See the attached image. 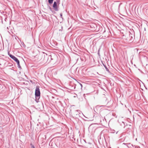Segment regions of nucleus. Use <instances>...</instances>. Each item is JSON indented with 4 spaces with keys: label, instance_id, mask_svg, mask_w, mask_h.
Segmentation results:
<instances>
[{
    "label": "nucleus",
    "instance_id": "obj_1",
    "mask_svg": "<svg viewBox=\"0 0 148 148\" xmlns=\"http://www.w3.org/2000/svg\"><path fill=\"white\" fill-rule=\"evenodd\" d=\"M17 63V64L18 66H20V63L19 60L15 56H13L12 55H9Z\"/></svg>",
    "mask_w": 148,
    "mask_h": 148
},
{
    "label": "nucleus",
    "instance_id": "obj_2",
    "mask_svg": "<svg viewBox=\"0 0 148 148\" xmlns=\"http://www.w3.org/2000/svg\"><path fill=\"white\" fill-rule=\"evenodd\" d=\"M35 95L36 97H39L40 95V92L38 87H36V89Z\"/></svg>",
    "mask_w": 148,
    "mask_h": 148
},
{
    "label": "nucleus",
    "instance_id": "obj_3",
    "mask_svg": "<svg viewBox=\"0 0 148 148\" xmlns=\"http://www.w3.org/2000/svg\"><path fill=\"white\" fill-rule=\"evenodd\" d=\"M53 8L55 10H57L58 7H57V3H56V2L55 1L54 2L53 5Z\"/></svg>",
    "mask_w": 148,
    "mask_h": 148
},
{
    "label": "nucleus",
    "instance_id": "obj_4",
    "mask_svg": "<svg viewBox=\"0 0 148 148\" xmlns=\"http://www.w3.org/2000/svg\"><path fill=\"white\" fill-rule=\"evenodd\" d=\"M53 0H49L48 2L50 4H51L53 3Z\"/></svg>",
    "mask_w": 148,
    "mask_h": 148
},
{
    "label": "nucleus",
    "instance_id": "obj_5",
    "mask_svg": "<svg viewBox=\"0 0 148 148\" xmlns=\"http://www.w3.org/2000/svg\"><path fill=\"white\" fill-rule=\"evenodd\" d=\"M79 83V84L80 85V86H81V88H82V84H81L80 83Z\"/></svg>",
    "mask_w": 148,
    "mask_h": 148
},
{
    "label": "nucleus",
    "instance_id": "obj_6",
    "mask_svg": "<svg viewBox=\"0 0 148 148\" xmlns=\"http://www.w3.org/2000/svg\"><path fill=\"white\" fill-rule=\"evenodd\" d=\"M32 148H35L34 146H32Z\"/></svg>",
    "mask_w": 148,
    "mask_h": 148
},
{
    "label": "nucleus",
    "instance_id": "obj_7",
    "mask_svg": "<svg viewBox=\"0 0 148 148\" xmlns=\"http://www.w3.org/2000/svg\"><path fill=\"white\" fill-rule=\"evenodd\" d=\"M60 15L61 16H62V14H60Z\"/></svg>",
    "mask_w": 148,
    "mask_h": 148
}]
</instances>
